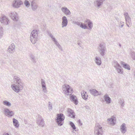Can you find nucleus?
<instances>
[{"label": "nucleus", "instance_id": "nucleus-1", "mask_svg": "<svg viewBox=\"0 0 135 135\" xmlns=\"http://www.w3.org/2000/svg\"><path fill=\"white\" fill-rule=\"evenodd\" d=\"M62 90L64 93L67 95H71L73 91L72 88L67 84L62 85Z\"/></svg>", "mask_w": 135, "mask_h": 135}, {"label": "nucleus", "instance_id": "nucleus-2", "mask_svg": "<svg viewBox=\"0 0 135 135\" xmlns=\"http://www.w3.org/2000/svg\"><path fill=\"white\" fill-rule=\"evenodd\" d=\"M23 84H13L11 85L12 90L16 93H18L21 91L23 88Z\"/></svg>", "mask_w": 135, "mask_h": 135}, {"label": "nucleus", "instance_id": "nucleus-3", "mask_svg": "<svg viewBox=\"0 0 135 135\" xmlns=\"http://www.w3.org/2000/svg\"><path fill=\"white\" fill-rule=\"evenodd\" d=\"M38 36L37 31L36 30H33L31 32L30 36V39L32 43L33 44L37 41V38Z\"/></svg>", "mask_w": 135, "mask_h": 135}, {"label": "nucleus", "instance_id": "nucleus-4", "mask_svg": "<svg viewBox=\"0 0 135 135\" xmlns=\"http://www.w3.org/2000/svg\"><path fill=\"white\" fill-rule=\"evenodd\" d=\"M56 121L58 126H61L63 125V121L65 119L64 114L62 113L58 114L57 115Z\"/></svg>", "mask_w": 135, "mask_h": 135}, {"label": "nucleus", "instance_id": "nucleus-5", "mask_svg": "<svg viewBox=\"0 0 135 135\" xmlns=\"http://www.w3.org/2000/svg\"><path fill=\"white\" fill-rule=\"evenodd\" d=\"M102 133L103 129L102 127L99 124H96L94 129L95 135H102Z\"/></svg>", "mask_w": 135, "mask_h": 135}, {"label": "nucleus", "instance_id": "nucleus-6", "mask_svg": "<svg viewBox=\"0 0 135 135\" xmlns=\"http://www.w3.org/2000/svg\"><path fill=\"white\" fill-rule=\"evenodd\" d=\"M3 112L4 115L8 117H11L14 115V113L12 111H10L7 108L3 109Z\"/></svg>", "mask_w": 135, "mask_h": 135}, {"label": "nucleus", "instance_id": "nucleus-7", "mask_svg": "<svg viewBox=\"0 0 135 135\" xmlns=\"http://www.w3.org/2000/svg\"><path fill=\"white\" fill-rule=\"evenodd\" d=\"M0 21L1 23H4L6 25L9 24V20L8 18L4 15H2L0 17Z\"/></svg>", "mask_w": 135, "mask_h": 135}, {"label": "nucleus", "instance_id": "nucleus-8", "mask_svg": "<svg viewBox=\"0 0 135 135\" xmlns=\"http://www.w3.org/2000/svg\"><path fill=\"white\" fill-rule=\"evenodd\" d=\"M49 35L50 37L51 38L52 40L54 42V44H55L57 46V47L59 50L61 51H62V48L61 46L59 44V42H57L52 34L51 33H49Z\"/></svg>", "mask_w": 135, "mask_h": 135}, {"label": "nucleus", "instance_id": "nucleus-9", "mask_svg": "<svg viewBox=\"0 0 135 135\" xmlns=\"http://www.w3.org/2000/svg\"><path fill=\"white\" fill-rule=\"evenodd\" d=\"M9 16L11 19L15 21H17L19 19L18 15L15 12H11L9 15Z\"/></svg>", "mask_w": 135, "mask_h": 135}, {"label": "nucleus", "instance_id": "nucleus-10", "mask_svg": "<svg viewBox=\"0 0 135 135\" xmlns=\"http://www.w3.org/2000/svg\"><path fill=\"white\" fill-rule=\"evenodd\" d=\"M22 1L21 0H14L12 3V6L16 8H18L20 7L21 5L22 4Z\"/></svg>", "mask_w": 135, "mask_h": 135}, {"label": "nucleus", "instance_id": "nucleus-11", "mask_svg": "<svg viewBox=\"0 0 135 135\" xmlns=\"http://www.w3.org/2000/svg\"><path fill=\"white\" fill-rule=\"evenodd\" d=\"M67 115L68 117L74 118H75V115L74 111L70 108H68L67 111Z\"/></svg>", "mask_w": 135, "mask_h": 135}, {"label": "nucleus", "instance_id": "nucleus-12", "mask_svg": "<svg viewBox=\"0 0 135 135\" xmlns=\"http://www.w3.org/2000/svg\"><path fill=\"white\" fill-rule=\"evenodd\" d=\"M107 121L109 124L114 125L115 124L116 118L114 116H112L110 118L108 119Z\"/></svg>", "mask_w": 135, "mask_h": 135}, {"label": "nucleus", "instance_id": "nucleus-13", "mask_svg": "<svg viewBox=\"0 0 135 135\" xmlns=\"http://www.w3.org/2000/svg\"><path fill=\"white\" fill-rule=\"evenodd\" d=\"M15 46L14 43L12 44L7 49V51L9 53L13 54L15 51Z\"/></svg>", "mask_w": 135, "mask_h": 135}, {"label": "nucleus", "instance_id": "nucleus-14", "mask_svg": "<svg viewBox=\"0 0 135 135\" xmlns=\"http://www.w3.org/2000/svg\"><path fill=\"white\" fill-rule=\"evenodd\" d=\"M41 84L42 91L44 93H46L47 92V90L46 86V84L45 80L43 79H41Z\"/></svg>", "mask_w": 135, "mask_h": 135}, {"label": "nucleus", "instance_id": "nucleus-15", "mask_svg": "<svg viewBox=\"0 0 135 135\" xmlns=\"http://www.w3.org/2000/svg\"><path fill=\"white\" fill-rule=\"evenodd\" d=\"M62 28L67 26L68 23V21L66 17L64 16L62 17Z\"/></svg>", "mask_w": 135, "mask_h": 135}, {"label": "nucleus", "instance_id": "nucleus-16", "mask_svg": "<svg viewBox=\"0 0 135 135\" xmlns=\"http://www.w3.org/2000/svg\"><path fill=\"white\" fill-rule=\"evenodd\" d=\"M61 10L62 12L66 15H70L71 12L70 10L66 7H63L61 8Z\"/></svg>", "mask_w": 135, "mask_h": 135}, {"label": "nucleus", "instance_id": "nucleus-17", "mask_svg": "<svg viewBox=\"0 0 135 135\" xmlns=\"http://www.w3.org/2000/svg\"><path fill=\"white\" fill-rule=\"evenodd\" d=\"M70 100L73 102L75 105H77L78 103V99L74 95H71L70 97Z\"/></svg>", "mask_w": 135, "mask_h": 135}, {"label": "nucleus", "instance_id": "nucleus-18", "mask_svg": "<svg viewBox=\"0 0 135 135\" xmlns=\"http://www.w3.org/2000/svg\"><path fill=\"white\" fill-rule=\"evenodd\" d=\"M37 124L40 127H43L44 125V121L43 118H41L38 119L37 120Z\"/></svg>", "mask_w": 135, "mask_h": 135}, {"label": "nucleus", "instance_id": "nucleus-19", "mask_svg": "<svg viewBox=\"0 0 135 135\" xmlns=\"http://www.w3.org/2000/svg\"><path fill=\"white\" fill-rule=\"evenodd\" d=\"M120 130L122 133L124 134L127 131L126 125L125 123H123L120 126Z\"/></svg>", "mask_w": 135, "mask_h": 135}, {"label": "nucleus", "instance_id": "nucleus-20", "mask_svg": "<svg viewBox=\"0 0 135 135\" xmlns=\"http://www.w3.org/2000/svg\"><path fill=\"white\" fill-rule=\"evenodd\" d=\"M13 80L15 84H23L20 78L17 76L14 77Z\"/></svg>", "mask_w": 135, "mask_h": 135}, {"label": "nucleus", "instance_id": "nucleus-21", "mask_svg": "<svg viewBox=\"0 0 135 135\" xmlns=\"http://www.w3.org/2000/svg\"><path fill=\"white\" fill-rule=\"evenodd\" d=\"M103 98L104 100L107 103L109 104L110 103L111 101V99L108 94H105L104 95Z\"/></svg>", "mask_w": 135, "mask_h": 135}, {"label": "nucleus", "instance_id": "nucleus-22", "mask_svg": "<svg viewBox=\"0 0 135 135\" xmlns=\"http://www.w3.org/2000/svg\"><path fill=\"white\" fill-rule=\"evenodd\" d=\"M32 9L33 11H35L37 8V5L35 0L32 1L31 3Z\"/></svg>", "mask_w": 135, "mask_h": 135}, {"label": "nucleus", "instance_id": "nucleus-23", "mask_svg": "<svg viewBox=\"0 0 135 135\" xmlns=\"http://www.w3.org/2000/svg\"><path fill=\"white\" fill-rule=\"evenodd\" d=\"M90 93L94 96H96L99 94V92L95 89H93L90 90Z\"/></svg>", "mask_w": 135, "mask_h": 135}, {"label": "nucleus", "instance_id": "nucleus-24", "mask_svg": "<svg viewBox=\"0 0 135 135\" xmlns=\"http://www.w3.org/2000/svg\"><path fill=\"white\" fill-rule=\"evenodd\" d=\"M126 20V23L127 26L128 27H129V25L131 24V18L130 16L127 17L125 18Z\"/></svg>", "mask_w": 135, "mask_h": 135}, {"label": "nucleus", "instance_id": "nucleus-25", "mask_svg": "<svg viewBox=\"0 0 135 135\" xmlns=\"http://www.w3.org/2000/svg\"><path fill=\"white\" fill-rule=\"evenodd\" d=\"M95 61L98 66H100L102 64L101 59L99 57H96L95 59Z\"/></svg>", "mask_w": 135, "mask_h": 135}, {"label": "nucleus", "instance_id": "nucleus-26", "mask_svg": "<svg viewBox=\"0 0 135 135\" xmlns=\"http://www.w3.org/2000/svg\"><path fill=\"white\" fill-rule=\"evenodd\" d=\"M98 49L99 50H106L105 44L104 43L100 44L98 47Z\"/></svg>", "mask_w": 135, "mask_h": 135}, {"label": "nucleus", "instance_id": "nucleus-27", "mask_svg": "<svg viewBox=\"0 0 135 135\" xmlns=\"http://www.w3.org/2000/svg\"><path fill=\"white\" fill-rule=\"evenodd\" d=\"M13 125L15 127L18 128L19 127V124L18 121L14 118L13 119Z\"/></svg>", "mask_w": 135, "mask_h": 135}, {"label": "nucleus", "instance_id": "nucleus-28", "mask_svg": "<svg viewBox=\"0 0 135 135\" xmlns=\"http://www.w3.org/2000/svg\"><path fill=\"white\" fill-rule=\"evenodd\" d=\"M86 22L88 23V25L89 27V29L91 30L93 27V23L89 20H87Z\"/></svg>", "mask_w": 135, "mask_h": 135}, {"label": "nucleus", "instance_id": "nucleus-29", "mask_svg": "<svg viewBox=\"0 0 135 135\" xmlns=\"http://www.w3.org/2000/svg\"><path fill=\"white\" fill-rule=\"evenodd\" d=\"M122 64L123 65V67L125 69L128 70H130V67L128 65L125 63L124 62H122Z\"/></svg>", "mask_w": 135, "mask_h": 135}, {"label": "nucleus", "instance_id": "nucleus-30", "mask_svg": "<svg viewBox=\"0 0 135 135\" xmlns=\"http://www.w3.org/2000/svg\"><path fill=\"white\" fill-rule=\"evenodd\" d=\"M81 94L82 97L83 99L86 100L87 99L88 97V95L86 92L83 91V93L81 92Z\"/></svg>", "mask_w": 135, "mask_h": 135}, {"label": "nucleus", "instance_id": "nucleus-31", "mask_svg": "<svg viewBox=\"0 0 135 135\" xmlns=\"http://www.w3.org/2000/svg\"><path fill=\"white\" fill-rule=\"evenodd\" d=\"M2 103L4 105L8 107H10L11 105V103L9 102L7 100L3 101Z\"/></svg>", "mask_w": 135, "mask_h": 135}, {"label": "nucleus", "instance_id": "nucleus-32", "mask_svg": "<svg viewBox=\"0 0 135 135\" xmlns=\"http://www.w3.org/2000/svg\"><path fill=\"white\" fill-rule=\"evenodd\" d=\"M3 28L2 26H0V39L3 36Z\"/></svg>", "mask_w": 135, "mask_h": 135}, {"label": "nucleus", "instance_id": "nucleus-33", "mask_svg": "<svg viewBox=\"0 0 135 135\" xmlns=\"http://www.w3.org/2000/svg\"><path fill=\"white\" fill-rule=\"evenodd\" d=\"M24 3L25 5L27 8L29 7L30 6V3L27 0L25 1Z\"/></svg>", "mask_w": 135, "mask_h": 135}, {"label": "nucleus", "instance_id": "nucleus-34", "mask_svg": "<svg viewBox=\"0 0 135 135\" xmlns=\"http://www.w3.org/2000/svg\"><path fill=\"white\" fill-rule=\"evenodd\" d=\"M70 124L71 127L73 128V129L74 130H75V131H76V130H75L76 129V127L74 123L71 122H70Z\"/></svg>", "mask_w": 135, "mask_h": 135}, {"label": "nucleus", "instance_id": "nucleus-35", "mask_svg": "<svg viewBox=\"0 0 135 135\" xmlns=\"http://www.w3.org/2000/svg\"><path fill=\"white\" fill-rule=\"evenodd\" d=\"M106 50H99V52L101 56H104L105 55V52Z\"/></svg>", "mask_w": 135, "mask_h": 135}, {"label": "nucleus", "instance_id": "nucleus-36", "mask_svg": "<svg viewBox=\"0 0 135 135\" xmlns=\"http://www.w3.org/2000/svg\"><path fill=\"white\" fill-rule=\"evenodd\" d=\"M80 26L84 29H85L87 28V27L85 24L82 23L81 22Z\"/></svg>", "mask_w": 135, "mask_h": 135}, {"label": "nucleus", "instance_id": "nucleus-37", "mask_svg": "<svg viewBox=\"0 0 135 135\" xmlns=\"http://www.w3.org/2000/svg\"><path fill=\"white\" fill-rule=\"evenodd\" d=\"M119 103L122 107H123L124 105V100L123 99L120 100L119 101Z\"/></svg>", "mask_w": 135, "mask_h": 135}, {"label": "nucleus", "instance_id": "nucleus-38", "mask_svg": "<svg viewBox=\"0 0 135 135\" xmlns=\"http://www.w3.org/2000/svg\"><path fill=\"white\" fill-rule=\"evenodd\" d=\"M113 65L115 68H116L117 67H119L120 66V65L116 61H114Z\"/></svg>", "mask_w": 135, "mask_h": 135}, {"label": "nucleus", "instance_id": "nucleus-39", "mask_svg": "<svg viewBox=\"0 0 135 135\" xmlns=\"http://www.w3.org/2000/svg\"><path fill=\"white\" fill-rule=\"evenodd\" d=\"M118 73L120 74H123V69L121 68L117 70Z\"/></svg>", "mask_w": 135, "mask_h": 135}, {"label": "nucleus", "instance_id": "nucleus-40", "mask_svg": "<svg viewBox=\"0 0 135 135\" xmlns=\"http://www.w3.org/2000/svg\"><path fill=\"white\" fill-rule=\"evenodd\" d=\"M49 105L48 106V108L49 110H51L52 109V104L51 103L49 102Z\"/></svg>", "mask_w": 135, "mask_h": 135}, {"label": "nucleus", "instance_id": "nucleus-41", "mask_svg": "<svg viewBox=\"0 0 135 135\" xmlns=\"http://www.w3.org/2000/svg\"><path fill=\"white\" fill-rule=\"evenodd\" d=\"M30 57L31 59L32 60L33 62L34 61H35V56L32 54H31L30 55Z\"/></svg>", "mask_w": 135, "mask_h": 135}, {"label": "nucleus", "instance_id": "nucleus-42", "mask_svg": "<svg viewBox=\"0 0 135 135\" xmlns=\"http://www.w3.org/2000/svg\"><path fill=\"white\" fill-rule=\"evenodd\" d=\"M131 56L132 59L135 60V52H132L131 53Z\"/></svg>", "mask_w": 135, "mask_h": 135}, {"label": "nucleus", "instance_id": "nucleus-43", "mask_svg": "<svg viewBox=\"0 0 135 135\" xmlns=\"http://www.w3.org/2000/svg\"><path fill=\"white\" fill-rule=\"evenodd\" d=\"M124 15L125 17V18H126V17H127L129 16L128 13L126 12H125L124 13Z\"/></svg>", "mask_w": 135, "mask_h": 135}, {"label": "nucleus", "instance_id": "nucleus-44", "mask_svg": "<svg viewBox=\"0 0 135 135\" xmlns=\"http://www.w3.org/2000/svg\"><path fill=\"white\" fill-rule=\"evenodd\" d=\"M81 23V22H78L75 21V22H74V23L76 25H77L79 26H80Z\"/></svg>", "mask_w": 135, "mask_h": 135}, {"label": "nucleus", "instance_id": "nucleus-45", "mask_svg": "<svg viewBox=\"0 0 135 135\" xmlns=\"http://www.w3.org/2000/svg\"><path fill=\"white\" fill-rule=\"evenodd\" d=\"M115 68V70L117 71L120 68H121V67L120 66H119V67H117Z\"/></svg>", "mask_w": 135, "mask_h": 135}, {"label": "nucleus", "instance_id": "nucleus-46", "mask_svg": "<svg viewBox=\"0 0 135 135\" xmlns=\"http://www.w3.org/2000/svg\"><path fill=\"white\" fill-rule=\"evenodd\" d=\"M78 122L80 124V125H82V124L81 123V121L80 120H78Z\"/></svg>", "mask_w": 135, "mask_h": 135}, {"label": "nucleus", "instance_id": "nucleus-47", "mask_svg": "<svg viewBox=\"0 0 135 135\" xmlns=\"http://www.w3.org/2000/svg\"><path fill=\"white\" fill-rule=\"evenodd\" d=\"M3 135H9L7 133H4Z\"/></svg>", "mask_w": 135, "mask_h": 135}, {"label": "nucleus", "instance_id": "nucleus-48", "mask_svg": "<svg viewBox=\"0 0 135 135\" xmlns=\"http://www.w3.org/2000/svg\"><path fill=\"white\" fill-rule=\"evenodd\" d=\"M99 92V95H100L101 94V93L100 92Z\"/></svg>", "mask_w": 135, "mask_h": 135}, {"label": "nucleus", "instance_id": "nucleus-49", "mask_svg": "<svg viewBox=\"0 0 135 135\" xmlns=\"http://www.w3.org/2000/svg\"><path fill=\"white\" fill-rule=\"evenodd\" d=\"M123 26H124V25H121V27H123Z\"/></svg>", "mask_w": 135, "mask_h": 135}, {"label": "nucleus", "instance_id": "nucleus-50", "mask_svg": "<svg viewBox=\"0 0 135 135\" xmlns=\"http://www.w3.org/2000/svg\"><path fill=\"white\" fill-rule=\"evenodd\" d=\"M119 46H120H120H121V45H120V44L119 45Z\"/></svg>", "mask_w": 135, "mask_h": 135}, {"label": "nucleus", "instance_id": "nucleus-51", "mask_svg": "<svg viewBox=\"0 0 135 135\" xmlns=\"http://www.w3.org/2000/svg\"><path fill=\"white\" fill-rule=\"evenodd\" d=\"M78 44L79 45V43H78Z\"/></svg>", "mask_w": 135, "mask_h": 135}]
</instances>
